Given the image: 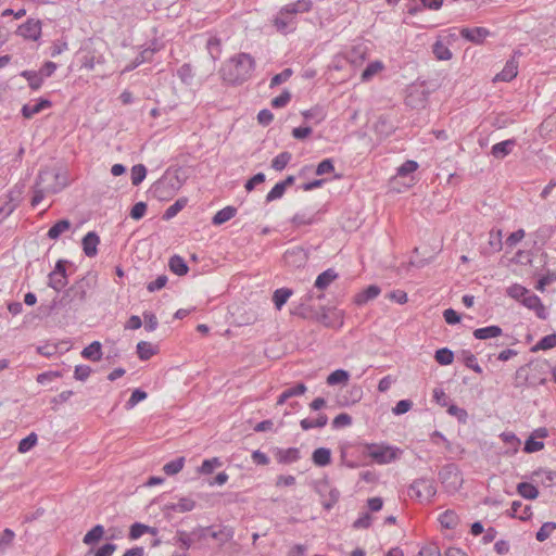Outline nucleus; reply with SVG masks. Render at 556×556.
<instances>
[{
    "label": "nucleus",
    "mask_w": 556,
    "mask_h": 556,
    "mask_svg": "<svg viewBox=\"0 0 556 556\" xmlns=\"http://www.w3.org/2000/svg\"><path fill=\"white\" fill-rule=\"evenodd\" d=\"M255 67V59L250 53L240 52L224 63L220 76L226 84L239 86L252 78Z\"/></svg>",
    "instance_id": "f257e3e1"
},
{
    "label": "nucleus",
    "mask_w": 556,
    "mask_h": 556,
    "mask_svg": "<svg viewBox=\"0 0 556 556\" xmlns=\"http://www.w3.org/2000/svg\"><path fill=\"white\" fill-rule=\"evenodd\" d=\"M546 363H531L519 367L515 374L516 386L536 387L544 384L547 380Z\"/></svg>",
    "instance_id": "f03ea898"
},
{
    "label": "nucleus",
    "mask_w": 556,
    "mask_h": 556,
    "mask_svg": "<svg viewBox=\"0 0 556 556\" xmlns=\"http://www.w3.org/2000/svg\"><path fill=\"white\" fill-rule=\"evenodd\" d=\"M366 453L376 464L388 465L400 459L403 450L386 442L368 443L366 444Z\"/></svg>",
    "instance_id": "7ed1b4c3"
},
{
    "label": "nucleus",
    "mask_w": 556,
    "mask_h": 556,
    "mask_svg": "<svg viewBox=\"0 0 556 556\" xmlns=\"http://www.w3.org/2000/svg\"><path fill=\"white\" fill-rule=\"evenodd\" d=\"M181 186L177 175H164L152 185L151 191L156 199L166 201L176 195Z\"/></svg>",
    "instance_id": "20e7f679"
},
{
    "label": "nucleus",
    "mask_w": 556,
    "mask_h": 556,
    "mask_svg": "<svg viewBox=\"0 0 556 556\" xmlns=\"http://www.w3.org/2000/svg\"><path fill=\"white\" fill-rule=\"evenodd\" d=\"M437 493V486L433 479L420 478L415 480L408 488V495L417 498L419 502H430Z\"/></svg>",
    "instance_id": "39448f33"
},
{
    "label": "nucleus",
    "mask_w": 556,
    "mask_h": 556,
    "mask_svg": "<svg viewBox=\"0 0 556 556\" xmlns=\"http://www.w3.org/2000/svg\"><path fill=\"white\" fill-rule=\"evenodd\" d=\"M66 263L67 261L65 260H59L55 263L54 269L48 276V286L56 292L65 288L68 282L65 268Z\"/></svg>",
    "instance_id": "423d86ee"
},
{
    "label": "nucleus",
    "mask_w": 556,
    "mask_h": 556,
    "mask_svg": "<svg viewBox=\"0 0 556 556\" xmlns=\"http://www.w3.org/2000/svg\"><path fill=\"white\" fill-rule=\"evenodd\" d=\"M318 320L328 328L340 329L344 324V312L338 308H323Z\"/></svg>",
    "instance_id": "0eeeda50"
},
{
    "label": "nucleus",
    "mask_w": 556,
    "mask_h": 556,
    "mask_svg": "<svg viewBox=\"0 0 556 556\" xmlns=\"http://www.w3.org/2000/svg\"><path fill=\"white\" fill-rule=\"evenodd\" d=\"M41 22L35 18H28L17 28V35L26 40L37 41L41 36Z\"/></svg>",
    "instance_id": "6e6552de"
},
{
    "label": "nucleus",
    "mask_w": 556,
    "mask_h": 556,
    "mask_svg": "<svg viewBox=\"0 0 556 556\" xmlns=\"http://www.w3.org/2000/svg\"><path fill=\"white\" fill-rule=\"evenodd\" d=\"M274 26L283 34H289L295 30L296 17L291 13L285 12V5L279 10L274 18Z\"/></svg>",
    "instance_id": "1a4fd4ad"
},
{
    "label": "nucleus",
    "mask_w": 556,
    "mask_h": 556,
    "mask_svg": "<svg viewBox=\"0 0 556 556\" xmlns=\"http://www.w3.org/2000/svg\"><path fill=\"white\" fill-rule=\"evenodd\" d=\"M460 36L475 43V45H481L489 36L490 30L485 27H464L459 31Z\"/></svg>",
    "instance_id": "9d476101"
},
{
    "label": "nucleus",
    "mask_w": 556,
    "mask_h": 556,
    "mask_svg": "<svg viewBox=\"0 0 556 556\" xmlns=\"http://www.w3.org/2000/svg\"><path fill=\"white\" fill-rule=\"evenodd\" d=\"M100 243V238L94 231H89L86 233L81 240L83 251L86 256L93 257L98 253V245Z\"/></svg>",
    "instance_id": "9b49d317"
},
{
    "label": "nucleus",
    "mask_w": 556,
    "mask_h": 556,
    "mask_svg": "<svg viewBox=\"0 0 556 556\" xmlns=\"http://www.w3.org/2000/svg\"><path fill=\"white\" fill-rule=\"evenodd\" d=\"M516 144L517 141L514 138L501 141L492 147L491 154L497 160H503L513 152Z\"/></svg>",
    "instance_id": "f8f14e48"
},
{
    "label": "nucleus",
    "mask_w": 556,
    "mask_h": 556,
    "mask_svg": "<svg viewBox=\"0 0 556 556\" xmlns=\"http://www.w3.org/2000/svg\"><path fill=\"white\" fill-rule=\"evenodd\" d=\"M518 74V62L516 60V54L509 59L504 68L498 73L496 74L494 80H500V81H510L513 80Z\"/></svg>",
    "instance_id": "ddd939ff"
},
{
    "label": "nucleus",
    "mask_w": 556,
    "mask_h": 556,
    "mask_svg": "<svg viewBox=\"0 0 556 556\" xmlns=\"http://www.w3.org/2000/svg\"><path fill=\"white\" fill-rule=\"evenodd\" d=\"M522 304L526 307L534 311L539 318H542V319L546 318L545 307L542 304V301L538 295H535L529 291L527 293V295L523 298Z\"/></svg>",
    "instance_id": "4468645a"
},
{
    "label": "nucleus",
    "mask_w": 556,
    "mask_h": 556,
    "mask_svg": "<svg viewBox=\"0 0 556 556\" xmlns=\"http://www.w3.org/2000/svg\"><path fill=\"white\" fill-rule=\"evenodd\" d=\"M51 106V101L47 99H38L35 103H26L22 108V115L25 118H31L34 115L40 113L45 109Z\"/></svg>",
    "instance_id": "2eb2a0df"
},
{
    "label": "nucleus",
    "mask_w": 556,
    "mask_h": 556,
    "mask_svg": "<svg viewBox=\"0 0 556 556\" xmlns=\"http://www.w3.org/2000/svg\"><path fill=\"white\" fill-rule=\"evenodd\" d=\"M47 175H48L47 173L46 174L40 173L38 176V181L34 188V194H33V198L30 201V204L34 207H36L37 205H39L41 203V201L45 199L47 193H55L59 191V189H55V188H52V189L47 188L46 189V188L39 187V184L46 179Z\"/></svg>",
    "instance_id": "dca6fc26"
},
{
    "label": "nucleus",
    "mask_w": 556,
    "mask_h": 556,
    "mask_svg": "<svg viewBox=\"0 0 556 556\" xmlns=\"http://www.w3.org/2000/svg\"><path fill=\"white\" fill-rule=\"evenodd\" d=\"M381 292V289L376 285L368 286L365 290L358 292L354 296V303L358 306L366 304L368 301L376 299Z\"/></svg>",
    "instance_id": "f3484780"
},
{
    "label": "nucleus",
    "mask_w": 556,
    "mask_h": 556,
    "mask_svg": "<svg viewBox=\"0 0 556 556\" xmlns=\"http://www.w3.org/2000/svg\"><path fill=\"white\" fill-rule=\"evenodd\" d=\"M197 506L195 501L191 496H180L177 502L170 503L168 508L175 513H189Z\"/></svg>",
    "instance_id": "a211bd4d"
},
{
    "label": "nucleus",
    "mask_w": 556,
    "mask_h": 556,
    "mask_svg": "<svg viewBox=\"0 0 556 556\" xmlns=\"http://www.w3.org/2000/svg\"><path fill=\"white\" fill-rule=\"evenodd\" d=\"M277 460L281 464H293L301 457L300 450L296 447L278 448L276 452Z\"/></svg>",
    "instance_id": "6ab92c4d"
},
{
    "label": "nucleus",
    "mask_w": 556,
    "mask_h": 556,
    "mask_svg": "<svg viewBox=\"0 0 556 556\" xmlns=\"http://www.w3.org/2000/svg\"><path fill=\"white\" fill-rule=\"evenodd\" d=\"M313 8V0H296L295 2L285 5V12L291 13L296 17V14L307 13Z\"/></svg>",
    "instance_id": "aec40b11"
},
{
    "label": "nucleus",
    "mask_w": 556,
    "mask_h": 556,
    "mask_svg": "<svg viewBox=\"0 0 556 556\" xmlns=\"http://www.w3.org/2000/svg\"><path fill=\"white\" fill-rule=\"evenodd\" d=\"M338 278V274L332 268H328L325 271L320 273L315 280V288L319 290L327 289L336 279Z\"/></svg>",
    "instance_id": "412c9836"
},
{
    "label": "nucleus",
    "mask_w": 556,
    "mask_h": 556,
    "mask_svg": "<svg viewBox=\"0 0 556 556\" xmlns=\"http://www.w3.org/2000/svg\"><path fill=\"white\" fill-rule=\"evenodd\" d=\"M503 330L500 326L492 325L483 328H478L473 331V337L478 340H488L500 337Z\"/></svg>",
    "instance_id": "4be33fe9"
},
{
    "label": "nucleus",
    "mask_w": 556,
    "mask_h": 556,
    "mask_svg": "<svg viewBox=\"0 0 556 556\" xmlns=\"http://www.w3.org/2000/svg\"><path fill=\"white\" fill-rule=\"evenodd\" d=\"M81 356L92 362H98L102 357V345L99 341H93L81 351Z\"/></svg>",
    "instance_id": "5701e85b"
},
{
    "label": "nucleus",
    "mask_w": 556,
    "mask_h": 556,
    "mask_svg": "<svg viewBox=\"0 0 556 556\" xmlns=\"http://www.w3.org/2000/svg\"><path fill=\"white\" fill-rule=\"evenodd\" d=\"M312 460L318 467L328 466L331 463V451L327 447H318L313 452Z\"/></svg>",
    "instance_id": "b1692460"
},
{
    "label": "nucleus",
    "mask_w": 556,
    "mask_h": 556,
    "mask_svg": "<svg viewBox=\"0 0 556 556\" xmlns=\"http://www.w3.org/2000/svg\"><path fill=\"white\" fill-rule=\"evenodd\" d=\"M237 214V208L235 206H226L219 211L216 212V214L212 218V224L215 226L222 225L228 220H230L232 217H235Z\"/></svg>",
    "instance_id": "393cba45"
},
{
    "label": "nucleus",
    "mask_w": 556,
    "mask_h": 556,
    "mask_svg": "<svg viewBox=\"0 0 556 556\" xmlns=\"http://www.w3.org/2000/svg\"><path fill=\"white\" fill-rule=\"evenodd\" d=\"M293 294V291L289 288H279L274 291L273 302L277 311H280L288 300Z\"/></svg>",
    "instance_id": "a878e982"
},
{
    "label": "nucleus",
    "mask_w": 556,
    "mask_h": 556,
    "mask_svg": "<svg viewBox=\"0 0 556 556\" xmlns=\"http://www.w3.org/2000/svg\"><path fill=\"white\" fill-rule=\"evenodd\" d=\"M328 417L325 414L318 415L316 418H304L301 420V428L305 431L314 428H323L327 425Z\"/></svg>",
    "instance_id": "bb28decb"
},
{
    "label": "nucleus",
    "mask_w": 556,
    "mask_h": 556,
    "mask_svg": "<svg viewBox=\"0 0 556 556\" xmlns=\"http://www.w3.org/2000/svg\"><path fill=\"white\" fill-rule=\"evenodd\" d=\"M103 535L104 527L102 525H96L85 534V536L83 538V542L86 545H94L103 538Z\"/></svg>",
    "instance_id": "cd10ccee"
},
{
    "label": "nucleus",
    "mask_w": 556,
    "mask_h": 556,
    "mask_svg": "<svg viewBox=\"0 0 556 556\" xmlns=\"http://www.w3.org/2000/svg\"><path fill=\"white\" fill-rule=\"evenodd\" d=\"M71 222L68 219L58 220L50 229L48 230V238L51 240H56L60 238L62 233L70 230Z\"/></svg>",
    "instance_id": "c85d7f7f"
},
{
    "label": "nucleus",
    "mask_w": 556,
    "mask_h": 556,
    "mask_svg": "<svg viewBox=\"0 0 556 556\" xmlns=\"http://www.w3.org/2000/svg\"><path fill=\"white\" fill-rule=\"evenodd\" d=\"M156 352L157 348L150 342L140 341L137 344V354L141 361L150 359Z\"/></svg>",
    "instance_id": "c756f323"
},
{
    "label": "nucleus",
    "mask_w": 556,
    "mask_h": 556,
    "mask_svg": "<svg viewBox=\"0 0 556 556\" xmlns=\"http://www.w3.org/2000/svg\"><path fill=\"white\" fill-rule=\"evenodd\" d=\"M168 266H169V269L178 275V276H184L188 273L189 270V267L187 265V263L185 262V260L179 256V255H174L169 258V262H168Z\"/></svg>",
    "instance_id": "7c9ffc66"
},
{
    "label": "nucleus",
    "mask_w": 556,
    "mask_h": 556,
    "mask_svg": "<svg viewBox=\"0 0 556 556\" xmlns=\"http://www.w3.org/2000/svg\"><path fill=\"white\" fill-rule=\"evenodd\" d=\"M193 535H195V531L188 533L185 530H177L174 540L175 543L179 544L182 549L187 551L193 544Z\"/></svg>",
    "instance_id": "2f4dec72"
},
{
    "label": "nucleus",
    "mask_w": 556,
    "mask_h": 556,
    "mask_svg": "<svg viewBox=\"0 0 556 556\" xmlns=\"http://www.w3.org/2000/svg\"><path fill=\"white\" fill-rule=\"evenodd\" d=\"M21 75L28 81V85L33 90H38L45 80L39 71H24Z\"/></svg>",
    "instance_id": "473e14b6"
},
{
    "label": "nucleus",
    "mask_w": 556,
    "mask_h": 556,
    "mask_svg": "<svg viewBox=\"0 0 556 556\" xmlns=\"http://www.w3.org/2000/svg\"><path fill=\"white\" fill-rule=\"evenodd\" d=\"M206 49L213 61L219 59L222 54V41L216 36H210L206 41Z\"/></svg>",
    "instance_id": "72a5a7b5"
},
{
    "label": "nucleus",
    "mask_w": 556,
    "mask_h": 556,
    "mask_svg": "<svg viewBox=\"0 0 556 556\" xmlns=\"http://www.w3.org/2000/svg\"><path fill=\"white\" fill-rule=\"evenodd\" d=\"M545 486H551L556 482V471L549 469H539L532 475Z\"/></svg>",
    "instance_id": "f704fd0d"
},
{
    "label": "nucleus",
    "mask_w": 556,
    "mask_h": 556,
    "mask_svg": "<svg viewBox=\"0 0 556 556\" xmlns=\"http://www.w3.org/2000/svg\"><path fill=\"white\" fill-rule=\"evenodd\" d=\"M439 521L445 529H455L458 525V516L454 510H446L439 516Z\"/></svg>",
    "instance_id": "c9c22d12"
},
{
    "label": "nucleus",
    "mask_w": 556,
    "mask_h": 556,
    "mask_svg": "<svg viewBox=\"0 0 556 556\" xmlns=\"http://www.w3.org/2000/svg\"><path fill=\"white\" fill-rule=\"evenodd\" d=\"M517 492L526 500H535L539 496V490L528 482H520L517 485Z\"/></svg>",
    "instance_id": "e433bc0d"
},
{
    "label": "nucleus",
    "mask_w": 556,
    "mask_h": 556,
    "mask_svg": "<svg viewBox=\"0 0 556 556\" xmlns=\"http://www.w3.org/2000/svg\"><path fill=\"white\" fill-rule=\"evenodd\" d=\"M384 68L381 61L370 62L362 73V80L368 81Z\"/></svg>",
    "instance_id": "4c0bfd02"
},
{
    "label": "nucleus",
    "mask_w": 556,
    "mask_h": 556,
    "mask_svg": "<svg viewBox=\"0 0 556 556\" xmlns=\"http://www.w3.org/2000/svg\"><path fill=\"white\" fill-rule=\"evenodd\" d=\"M432 52L435 55V58L441 61H447L452 59L453 55L450 48L441 40L435 41V43L432 47Z\"/></svg>",
    "instance_id": "58836bf2"
},
{
    "label": "nucleus",
    "mask_w": 556,
    "mask_h": 556,
    "mask_svg": "<svg viewBox=\"0 0 556 556\" xmlns=\"http://www.w3.org/2000/svg\"><path fill=\"white\" fill-rule=\"evenodd\" d=\"M146 533H155V530L147 525L135 522L129 530V539L137 540Z\"/></svg>",
    "instance_id": "ea45409f"
},
{
    "label": "nucleus",
    "mask_w": 556,
    "mask_h": 556,
    "mask_svg": "<svg viewBox=\"0 0 556 556\" xmlns=\"http://www.w3.org/2000/svg\"><path fill=\"white\" fill-rule=\"evenodd\" d=\"M222 465L223 463L218 457L204 459L201 466L198 468V472L200 475H211L215 468H218Z\"/></svg>",
    "instance_id": "a19ab883"
},
{
    "label": "nucleus",
    "mask_w": 556,
    "mask_h": 556,
    "mask_svg": "<svg viewBox=\"0 0 556 556\" xmlns=\"http://www.w3.org/2000/svg\"><path fill=\"white\" fill-rule=\"evenodd\" d=\"M350 379V374L344 369H337L327 377V383L329 386H336L340 383H346Z\"/></svg>",
    "instance_id": "79ce46f5"
},
{
    "label": "nucleus",
    "mask_w": 556,
    "mask_h": 556,
    "mask_svg": "<svg viewBox=\"0 0 556 556\" xmlns=\"http://www.w3.org/2000/svg\"><path fill=\"white\" fill-rule=\"evenodd\" d=\"M302 115L307 121H314L315 124H319L326 118L325 111L319 106L303 111Z\"/></svg>",
    "instance_id": "37998d69"
},
{
    "label": "nucleus",
    "mask_w": 556,
    "mask_h": 556,
    "mask_svg": "<svg viewBox=\"0 0 556 556\" xmlns=\"http://www.w3.org/2000/svg\"><path fill=\"white\" fill-rule=\"evenodd\" d=\"M185 457H178L176 459H173L168 463H166L163 467L164 472L167 476H174L180 472L185 466Z\"/></svg>",
    "instance_id": "c03bdc74"
},
{
    "label": "nucleus",
    "mask_w": 556,
    "mask_h": 556,
    "mask_svg": "<svg viewBox=\"0 0 556 556\" xmlns=\"http://www.w3.org/2000/svg\"><path fill=\"white\" fill-rule=\"evenodd\" d=\"M434 358L440 365L447 366L453 363L454 353L447 348H442L435 351Z\"/></svg>",
    "instance_id": "a18cd8bd"
},
{
    "label": "nucleus",
    "mask_w": 556,
    "mask_h": 556,
    "mask_svg": "<svg viewBox=\"0 0 556 556\" xmlns=\"http://www.w3.org/2000/svg\"><path fill=\"white\" fill-rule=\"evenodd\" d=\"M462 359L466 367L472 369L477 374H482V367L479 365L477 357L470 351H463Z\"/></svg>",
    "instance_id": "49530a36"
},
{
    "label": "nucleus",
    "mask_w": 556,
    "mask_h": 556,
    "mask_svg": "<svg viewBox=\"0 0 556 556\" xmlns=\"http://www.w3.org/2000/svg\"><path fill=\"white\" fill-rule=\"evenodd\" d=\"M147 176V168L142 164H137L131 167L130 179L134 186H139Z\"/></svg>",
    "instance_id": "de8ad7c7"
},
{
    "label": "nucleus",
    "mask_w": 556,
    "mask_h": 556,
    "mask_svg": "<svg viewBox=\"0 0 556 556\" xmlns=\"http://www.w3.org/2000/svg\"><path fill=\"white\" fill-rule=\"evenodd\" d=\"M187 204L186 199H178L174 204L168 206L164 212L163 218L169 220L174 218Z\"/></svg>",
    "instance_id": "09e8293b"
},
{
    "label": "nucleus",
    "mask_w": 556,
    "mask_h": 556,
    "mask_svg": "<svg viewBox=\"0 0 556 556\" xmlns=\"http://www.w3.org/2000/svg\"><path fill=\"white\" fill-rule=\"evenodd\" d=\"M292 224L296 227L312 225L315 222L314 215L308 212H299L292 217Z\"/></svg>",
    "instance_id": "8fccbe9b"
},
{
    "label": "nucleus",
    "mask_w": 556,
    "mask_h": 556,
    "mask_svg": "<svg viewBox=\"0 0 556 556\" xmlns=\"http://www.w3.org/2000/svg\"><path fill=\"white\" fill-rule=\"evenodd\" d=\"M556 530V523L555 522H552V521H548V522H544L541 528L539 529V531L536 532L535 534V538L539 542H544L545 540H547L551 534Z\"/></svg>",
    "instance_id": "3c124183"
},
{
    "label": "nucleus",
    "mask_w": 556,
    "mask_h": 556,
    "mask_svg": "<svg viewBox=\"0 0 556 556\" xmlns=\"http://www.w3.org/2000/svg\"><path fill=\"white\" fill-rule=\"evenodd\" d=\"M15 538V533L13 530L7 528L0 534V555L3 554L7 548H9Z\"/></svg>",
    "instance_id": "603ef678"
},
{
    "label": "nucleus",
    "mask_w": 556,
    "mask_h": 556,
    "mask_svg": "<svg viewBox=\"0 0 556 556\" xmlns=\"http://www.w3.org/2000/svg\"><path fill=\"white\" fill-rule=\"evenodd\" d=\"M290 160H291V154L289 152H281L273 159L271 167L275 170H282L286 168V166L288 165Z\"/></svg>",
    "instance_id": "864d4df0"
},
{
    "label": "nucleus",
    "mask_w": 556,
    "mask_h": 556,
    "mask_svg": "<svg viewBox=\"0 0 556 556\" xmlns=\"http://www.w3.org/2000/svg\"><path fill=\"white\" fill-rule=\"evenodd\" d=\"M148 396L147 392L141 389L132 391L130 397L125 404L126 409H132L139 402L146 400Z\"/></svg>",
    "instance_id": "5fc2aeb1"
},
{
    "label": "nucleus",
    "mask_w": 556,
    "mask_h": 556,
    "mask_svg": "<svg viewBox=\"0 0 556 556\" xmlns=\"http://www.w3.org/2000/svg\"><path fill=\"white\" fill-rule=\"evenodd\" d=\"M500 438L511 448L514 453L518 451L521 442L514 432H502Z\"/></svg>",
    "instance_id": "6e6d98bb"
},
{
    "label": "nucleus",
    "mask_w": 556,
    "mask_h": 556,
    "mask_svg": "<svg viewBox=\"0 0 556 556\" xmlns=\"http://www.w3.org/2000/svg\"><path fill=\"white\" fill-rule=\"evenodd\" d=\"M556 346V333L547 334L543 337L534 346V351L538 350H549Z\"/></svg>",
    "instance_id": "4d7b16f0"
},
{
    "label": "nucleus",
    "mask_w": 556,
    "mask_h": 556,
    "mask_svg": "<svg viewBox=\"0 0 556 556\" xmlns=\"http://www.w3.org/2000/svg\"><path fill=\"white\" fill-rule=\"evenodd\" d=\"M418 163L413 160H408L404 162L401 166L396 169V175L400 177H405L418 169Z\"/></svg>",
    "instance_id": "13d9d810"
},
{
    "label": "nucleus",
    "mask_w": 556,
    "mask_h": 556,
    "mask_svg": "<svg viewBox=\"0 0 556 556\" xmlns=\"http://www.w3.org/2000/svg\"><path fill=\"white\" fill-rule=\"evenodd\" d=\"M37 435L36 433L31 432L26 438L22 439L18 443V452L20 453H26L30 451L37 443Z\"/></svg>",
    "instance_id": "bf43d9fd"
},
{
    "label": "nucleus",
    "mask_w": 556,
    "mask_h": 556,
    "mask_svg": "<svg viewBox=\"0 0 556 556\" xmlns=\"http://www.w3.org/2000/svg\"><path fill=\"white\" fill-rule=\"evenodd\" d=\"M292 76V70L291 68H285L279 74H276L271 77L269 88H275L287 80Z\"/></svg>",
    "instance_id": "052dcab7"
},
{
    "label": "nucleus",
    "mask_w": 556,
    "mask_h": 556,
    "mask_svg": "<svg viewBox=\"0 0 556 556\" xmlns=\"http://www.w3.org/2000/svg\"><path fill=\"white\" fill-rule=\"evenodd\" d=\"M544 448V442L543 441H536L535 438L533 435H530L526 442H525V447H523V451L526 453H535V452H539L541 450Z\"/></svg>",
    "instance_id": "680f3d73"
},
{
    "label": "nucleus",
    "mask_w": 556,
    "mask_h": 556,
    "mask_svg": "<svg viewBox=\"0 0 556 556\" xmlns=\"http://www.w3.org/2000/svg\"><path fill=\"white\" fill-rule=\"evenodd\" d=\"M352 421V417L349 414L341 413L333 418L331 425L333 429H341L351 426Z\"/></svg>",
    "instance_id": "e2e57ef3"
},
{
    "label": "nucleus",
    "mask_w": 556,
    "mask_h": 556,
    "mask_svg": "<svg viewBox=\"0 0 556 556\" xmlns=\"http://www.w3.org/2000/svg\"><path fill=\"white\" fill-rule=\"evenodd\" d=\"M528 292V289L518 283L511 285L510 287L507 288V294L516 300H523Z\"/></svg>",
    "instance_id": "0e129e2a"
},
{
    "label": "nucleus",
    "mask_w": 556,
    "mask_h": 556,
    "mask_svg": "<svg viewBox=\"0 0 556 556\" xmlns=\"http://www.w3.org/2000/svg\"><path fill=\"white\" fill-rule=\"evenodd\" d=\"M291 100V93L288 90H283L278 97L271 100V106L275 109L285 108Z\"/></svg>",
    "instance_id": "69168bd1"
},
{
    "label": "nucleus",
    "mask_w": 556,
    "mask_h": 556,
    "mask_svg": "<svg viewBox=\"0 0 556 556\" xmlns=\"http://www.w3.org/2000/svg\"><path fill=\"white\" fill-rule=\"evenodd\" d=\"M286 192V188L283 187V184L277 182L267 193L266 195V202H271L275 200H278L282 198V195Z\"/></svg>",
    "instance_id": "338daca9"
},
{
    "label": "nucleus",
    "mask_w": 556,
    "mask_h": 556,
    "mask_svg": "<svg viewBox=\"0 0 556 556\" xmlns=\"http://www.w3.org/2000/svg\"><path fill=\"white\" fill-rule=\"evenodd\" d=\"M143 319H144V328L148 332H152L157 328L159 321H157V318L154 313L144 312Z\"/></svg>",
    "instance_id": "774afa93"
}]
</instances>
